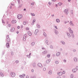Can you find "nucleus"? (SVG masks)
<instances>
[{
  "mask_svg": "<svg viewBox=\"0 0 78 78\" xmlns=\"http://www.w3.org/2000/svg\"><path fill=\"white\" fill-rule=\"evenodd\" d=\"M7 42H10L11 41V40L10 39V38H9V35L7 36Z\"/></svg>",
  "mask_w": 78,
  "mask_h": 78,
  "instance_id": "obj_1",
  "label": "nucleus"
},
{
  "mask_svg": "<svg viewBox=\"0 0 78 78\" xmlns=\"http://www.w3.org/2000/svg\"><path fill=\"white\" fill-rule=\"evenodd\" d=\"M22 18V15H18L17 16V18L19 19H21Z\"/></svg>",
  "mask_w": 78,
  "mask_h": 78,
  "instance_id": "obj_2",
  "label": "nucleus"
},
{
  "mask_svg": "<svg viewBox=\"0 0 78 78\" xmlns=\"http://www.w3.org/2000/svg\"><path fill=\"white\" fill-rule=\"evenodd\" d=\"M64 12H66V14H69V10H68V9H65L64 11Z\"/></svg>",
  "mask_w": 78,
  "mask_h": 78,
  "instance_id": "obj_3",
  "label": "nucleus"
},
{
  "mask_svg": "<svg viewBox=\"0 0 78 78\" xmlns=\"http://www.w3.org/2000/svg\"><path fill=\"white\" fill-rule=\"evenodd\" d=\"M11 76L12 77H14L15 76H16V74L14 73H12L11 74Z\"/></svg>",
  "mask_w": 78,
  "mask_h": 78,
  "instance_id": "obj_4",
  "label": "nucleus"
},
{
  "mask_svg": "<svg viewBox=\"0 0 78 78\" xmlns=\"http://www.w3.org/2000/svg\"><path fill=\"white\" fill-rule=\"evenodd\" d=\"M69 31L70 33H73V30H71V28H69Z\"/></svg>",
  "mask_w": 78,
  "mask_h": 78,
  "instance_id": "obj_5",
  "label": "nucleus"
},
{
  "mask_svg": "<svg viewBox=\"0 0 78 78\" xmlns=\"http://www.w3.org/2000/svg\"><path fill=\"white\" fill-rule=\"evenodd\" d=\"M27 37V35H26V34H25L24 35V36H23V41H25V38H26V37Z\"/></svg>",
  "mask_w": 78,
  "mask_h": 78,
  "instance_id": "obj_6",
  "label": "nucleus"
},
{
  "mask_svg": "<svg viewBox=\"0 0 78 78\" xmlns=\"http://www.w3.org/2000/svg\"><path fill=\"white\" fill-rule=\"evenodd\" d=\"M38 32H39V30H38L37 29H36L35 32V35H36V34H37Z\"/></svg>",
  "mask_w": 78,
  "mask_h": 78,
  "instance_id": "obj_7",
  "label": "nucleus"
},
{
  "mask_svg": "<svg viewBox=\"0 0 78 78\" xmlns=\"http://www.w3.org/2000/svg\"><path fill=\"white\" fill-rule=\"evenodd\" d=\"M57 74L59 76H61L62 75V72H60L59 73H58Z\"/></svg>",
  "mask_w": 78,
  "mask_h": 78,
  "instance_id": "obj_8",
  "label": "nucleus"
},
{
  "mask_svg": "<svg viewBox=\"0 0 78 78\" xmlns=\"http://www.w3.org/2000/svg\"><path fill=\"white\" fill-rule=\"evenodd\" d=\"M28 33L29 35L30 36H31L32 35V33L30 31H28Z\"/></svg>",
  "mask_w": 78,
  "mask_h": 78,
  "instance_id": "obj_9",
  "label": "nucleus"
},
{
  "mask_svg": "<svg viewBox=\"0 0 78 78\" xmlns=\"http://www.w3.org/2000/svg\"><path fill=\"white\" fill-rule=\"evenodd\" d=\"M17 22V21L16 20H13L12 21V23H16Z\"/></svg>",
  "mask_w": 78,
  "mask_h": 78,
  "instance_id": "obj_10",
  "label": "nucleus"
},
{
  "mask_svg": "<svg viewBox=\"0 0 78 78\" xmlns=\"http://www.w3.org/2000/svg\"><path fill=\"white\" fill-rule=\"evenodd\" d=\"M38 66H39V67H41L42 66V64H41V63H39L38 64Z\"/></svg>",
  "mask_w": 78,
  "mask_h": 78,
  "instance_id": "obj_11",
  "label": "nucleus"
},
{
  "mask_svg": "<svg viewBox=\"0 0 78 78\" xmlns=\"http://www.w3.org/2000/svg\"><path fill=\"white\" fill-rule=\"evenodd\" d=\"M10 31L11 32H13V31H14V28H12L10 30Z\"/></svg>",
  "mask_w": 78,
  "mask_h": 78,
  "instance_id": "obj_12",
  "label": "nucleus"
},
{
  "mask_svg": "<svg viewBox=\"0 0 78 78\" xmlns=\"http://www.w3.org/2000/svg\"><path fill=\"white\" fill-rule=\"evenodd\" d=\"M73 73H75L76 72V69H73Z\"/></svg>",
  "mask_w": 78,
  "mask_h": 78,
  "instance_id": "obj_13",
  "label": "nucleus"
},
{
  "mask_svg": "<svg viewBox=\"0 0 78 78\" xmlns=\"http://www.w3.org/2000/svg\"><path fill=\"white\" fill-rule=\"evenodd\" d=\"M60 54H61V53L59 52H57L56 54V56H59V55H60Z\"/></svg>",
  "mask_w": 78,
  "mask_h": 78,
  "instance_id": "obj_14",
  "label": "nucleus"
},
{
  "mask_svg": "<svg viewBox=\"0 0 78 78\" xmlns=\"http://www.w3.org/2000/svg\"><path fill=\"white\" fill-rule=\"evenodd\" d=\"M6 45L7 46V47H9V43H7Z\"/></svg>",
  "mask_w": 78,
  "mask_h": 78,
  "instance_id": "obj_15",
  "label": "nucleus"
},
{
  "mask_svg": "<svg viewBox=\"0 0 78 78\" xmlns=\"http://www.w3.org/2000/svg\"><path fill=\"white\" fill-rule=\"evenodd\" d=\"M71 78H73L74 77V76H73V74H71L70 76Z\"/></svg>",
  "mask_w": 78,
  "mask_h": 78,
  "instance_id": "obj_16",
  "label": "nucleus"
},
{
  "mask_svg": "<svg viewBox=\"0 0 78 78\" xmlns=\"http://www.w3.org/2000/svg\"><path fill=\"white\" fill-rule=\"evenodd\" d=\"M56 21L57 22V23H59V22H60V21L59 20V19H57L56 20Z\"/></svg>",
  "mask_w": 78,
  "mask_h": 78,
  "instance_id": "obj_17",
  "label": "nucleus"
},
{
  "mask_svg": "<svg viewBox=\"0 0 78 78\" xmlns=\"http://www.w3.org/2000/svg\"><path fill=\"white\" fill-rule=\"evenodd\" d=\"M74 61L75 62H77V58H74Z\"/></svg>",
  "mask_w": 78,
  "mask_h": 78,
  "instance_id": "obj_18",
  "label": "nucleus"
},
{
  "mask_svg": "<svg viewBox=\"0 0 78 78\" xmlns=\"http://www.w3.org/2000/svg\"><path fill=\"white\" fill-rule=\"evenodd\" d=\"M36 21V20H34L33 21V23H32V25H34V23Z\"/></svg>",
  "mask_w": 78,
  "mask_h": 78,
  "instance_id": "obj_19",
  "label": "nucleus"
},
{
  "mask_svg": "<svg viewBox=\"0 0 78 78\" xmlns=\"http://www.w3.org/2000/svg\"><path fill=\"white\" fill-rule=\"evenodd\" d=\"M35 44V43L34 42H33L31 44V45H34Z\"/></svg>",
  "mask_w": 78,
  "mask_h": 78,
  "instance_id": "obj_20",
  "label": "nucleus"
},
{
  "mask_svg": "<svg viewBox=\"0 0 78 78\" xmlns=\"http://www.w3.org/2000/svg\"><path fill=\"white\" fill-rule=\"evenodd\" d=\"M0 74L2 76V77L4 76V75H3V74L2 73H0Z\"/></svg>",
  "mask_w": 78,
  "mask_h": 78,
  "instance_id": "obj_21",
  "label": "nucleus"
},
{
  "mask_svg": "<svg viewBox=\"0 0 78 78\" xmlns=\"http://www.w3.org/2000/svg\"><path fill=\"white\" fill-rule=\"evenodd\" d=\"M46 62L47 64H48V63H49V62H50V61H49L48 60H47L46 61Z\"/></svg>",
  "mask_w": 78,
  "mask_h": 78,
  "instance_id": "obj_22",
  "label": "nucleus"
},
{
  "mask_svg": "<svg viewBox=\"0 0 78 78\" xmlns=\"http://www.w3.org/2000/svg\"><path fill=\"white\" fill-rule=\"evenodd\" d=\"M67 35L68 36V37H70V35L69 33L67 34Z\"/></svg>",
  "mask_w": 78,
  "mask_h": 78,
  "instance_id": "obj_23",
  "label": "nucleus"
},
{
  "mask_svg": "<svg viewBox=\"0 0 78 78\" xmlns=\"http://www.w3.org/2000/svg\"><path fill=\"white\" fill-rule=\"evenodd\" d=\"M58 5H59V6H61V5H62V3H60V2L59 3H58Z\"/></svg>",
  "mask_w": 78,
  "mask_h": 78,
  "instance_id": "obj_24",
  "label": "nucleus"
},
{
  "mask_svg": "<svg viewBox=\"0 0 78 78\" xmlns=\"http://www.w3.org/2000/svg\"><path fill=\"white\" fill-rule=\"evenodd\" d=\"M52 73V72L51 71H50L49 72H48V73L49 74H51V73Z\"/></svg>",
  "mask_w": 78,
  "mask_h": 78,
  "instance_id": "obj_25",
  "label": "nucleus"
},
{
  "mask_svg": "<svg viewBox=\"0 0 78 78\" xmlns=\"http://www.w3.org/2000/svg\"><path fill=\"white\" fill-rule=\"evenodd\" d=\"M47 56L48 58H50V54H48L47 55Z\"/></svg>",
  "mask_w": 78,
  "mask_h": 78,
  "instance_id": "obj_26",
  "label": "nucleus"
},
{
  "mask_svg": "<svg viewBox=\"0 0 78 78\" xmlns=\"http://www.w3.org/2000/svg\"><path fill=\"white\" fill-rule=\"evenodd\" d=\"M70 25H73V23H72V21H70Z\"/></svg>",
  "mask_w": 78,
  "mask_h": 78,
  "instance_id": "obj_27",
  "label": "nucleus"
},
{
  "mask_svg": "<svg viewBox=\"0 0 78 78\" xmlns=\"http://www.w3.org/2000/svg\"><path fill=\"white\" fill-rule=\"evenodd\" d=\"M55 63L56 64H58L59 63V62H58V61H56Z\"/></svg>",
  "mask_w": 78,
  "mask_h": 78,
  "instance_id": "obj_28",
  "label": "nucleus"
},
{
  "mask_svg": "<svg viewBox=\"0 0 78 78\" xmlns=\"http://www.w3.org/2000/svg\"><path fill=\"white\" fill-rule=\"evenodd\" d=\"M34 4H35V3H34V2H33V3H31V5H34Z\"/></svg>",
  "mask_w": 78,
  "mask_h": 78,
  "instance_id": "obj_29",
  "label": "nucleus"
},
{
  "mask_svg": "<svg viewBox=\"0 0 78 78\" xmlns=\"http://www.w3.org/2000/svg\"><path fill=\"white\" fill-rule=\"evenodd\" d=\"M44 36H45V37H46V36H47V34H45V33H44Z\"/></svg>",
  "mask_w": 78,
  "mask_h": 78,
  "instance_id": "obj_30",
  "label": "nucleus"
},
{
  "mask_svg": "<svg viewBox=\"0 0 78 78\" xmlns=\"http://www.w3.org/2000/svg\"><path fill=\"white\" fill-rule=\"evenodd\" d=\"M31 15L32 16H35V15L34 14H33V13H31Z\"/></svg>",
  "mask_w": 78,
  "mask_h": 78,
  "instance_id": "obj_31",
  "label": "nucleus"
},
{
  "mask_svg": "<svg viewBox=\"0 0 78 78\" xmlns=\"http://www.w3.org/2000/svg\"><path fill=\"white\" fill-rule=\"evenodd\" d=\"M71 36H72L73 37H74V35L73 34H72Z\"/></svg>",
  "mask_w": 78,
  "mask_h": 78,
  "instance_id": "obj_32",
  "label": "nucleus"
},
{
  "mask_svg": "<svg viewBox=\"0 0 78 78\" xmlns=\"http://www.w3.org/2000/svg\"><path fill=\"white\" fill-rule=\"evenodd\" d=\"M23 24H24V25H26V24H27V23L25 22H23Z\"/></svg>",
  "mask_w": 78,
  "mask_h": 78,
  "instance_id": "obj_33",
  "label": "nucleus"
},
{
  "mask_svg": "<svg viewBox=\"0 0 78 78\" xmlns=\"http://www.w3.org/2000/svg\"><path fill=\"white\" fill-rule=\"evenodd\" d=\"M48 42V40H47L46 41V44H47Z\"/></svg>",
  "mask_w": 78,
  "mask_h": 78,
  "instance_id": "obj_34",
  "label": "nucleus"
},
{
  "mask_svg": "<svg viewBox=\"0 0 78 78\" xmlns=\"http://www.w3.org/2000/svg\"><path fill=\"white\" fill-rule=\"evenodd\" d=\"M29 29H30L29 28H28V27H27V28H26V29L27 30H29Z\"/></svg>",
  "mask_w": 78,
  "mask_h": 78,
  "instance_id": "obj_35",
  "label": "nucleus"
},
{
  "mask_svg": "<svg viewBox=\"0 0 78 78\" xmlns=\"http://www.w3.org/2000/svg\"><path fill=\"white\" fill-rule=\"evenodd\" d=\"M16 63H18L19 62V61L18 60H16Z\"/></svg>",
  "mask_w": 78,
  "mask_h": 78,
  "instance_id": "obj_36",
  "label": "nucleus"
},
{
  "mask_svg": "<svg viewBox=\"0 0 78 78\" xmlns=\"http://www.w3.org/2000/svg\"><path fill=\"white\" fill-rule=\"evenodd\" d=\"M48 4H49V5H51V2H49Z\"/></svg>",
  "mask_w": 78,
  "mask_h": 78,
  "instance_id": "obj_37",
  "label": "nucleus"
},
{
  "mask_svg": "<svg viewBox=\"0 0 78 78\" xmlns=\"http://www.w3.org/2000/svg\"><path fill=\"white\" fill-rule=\"evenodd\" d=\"M45 70H46V69L45 68H43V70H44V71H45Z\"/></svg>",
  "mask_w": 78,
  "mask_h": 78,
  "instance_id": "obj_38",
  "label": "nucleus"
},
{
  "mask_svg": "<svg viewBox=\"0 0 78 78\" xmlns=\"http://www.w3.org/2000/svg\"><path fill=\"white\" fill-rule=\"evenodd\" d=\"M71 14H73V11L71 10Z\"/></svg>",
  "mask_w": 78,
  "mask_h": 78,
  "instance_id": "obj_39",
  "label": "nucleus"
},
{
  "mask_svg": "<svg viewBox=\"0 0 78 78\" xmlns=\"http://www.w3.org/2000/svg\"><path fill=\"white\" fill-rule=\"evenodd\" d=\"M22 76H25V74H23L22 75Z\"/></svg>",
  "mask_w": 78,
  "mask_h": 78,
  "instance_id": "obj_40",
  "label": "nucleus"
},
{
  "mask_svg": "<svg viewBox=\"0 0 78 78\" xmlns=\"http://www.w3.org/2000/svg\"><path fill=\"white\" fill-rule=\"evenodd\" d=\"M11 53L12 54V55H13V54L14 53V52H11Z\"/></svg>",
  "mask_w": 78,
  "mask_h": 78,
  "instance_id": "obj_41",
  "label": "nucleus"
},
{
  "mask_svg": "<svg viewBox=\"0 0 78 78\" xmlns=\"http://www.w3.org/2000/svg\"><path fill=\"white\" fill-rule=\"evenodd\" d=\"M65 73H66V72H65V71H63V74H65Z\"/></svg>",
  "mask_w": 78,
  "mask_h": 78,
  "instance_id": "obj_42",
  "label": "nucleus"
},
{
  "mask_svg": "<svg viewBox=\"0 0 78 78\" xmlns=\"http://www.w3.org/2000/svg\"><path fill=\"white\" fill-rule=\"evenodd\" d=\"M17 28H18V29H19V28H20V27L19 26H18Z\"/></svg>",
  "mask_w": 78,
  "mask_h": 78,
  "instance_id": "obj_43",
  "label": "nucleus"
},
{
  "mask_svg": "<svg viewBox=\"0 0 78 78\" xmlns=\"http://www.w3.org/2000/svg\"><path fill=\"white\" fill-rule=\"evenodd\" d=\"M63 61H64V62H66V60H63Z\"/></svg>",
  "mask_w": 78,
  "mask_h": 78,
  "instance_id": "obj_44",
  "label": "nucleus"
},
{
  "mask_svg": "<svg viewBox=\"0 0 78 78\" xmlns=\"http://www.w3.org/2000/svg\"><path fill=\"white\" fill-rule=\"evenodd\" d=\"M8 27H10L11 26V24H9L8 25Z\"/></svg>",
  "mask_w": 78,
  "mask_h": 78,
  "instance_id": "obj_45",
  "label": "nucleus"
},
{
  "mask_svg": "<svg viewBox=\"0 0 78 78\" xmlns=\"http://www.w3.org/2000/svg\"><path fill=\"white\" fill-rule=\"evenodd\" d=\"M11 5H12V6H14V4H12Z\"/></svg>",
  "mask_w": 78,
  "mask_h": 78,
  "instance_id": "obj_46",
  "label": "nucleus"
},
{
  "mask_svg": "<svg viewBox=\"0 0 78 78\" xmlns=\"http://www.w3.org/2000/svg\"><path fill=\"white\" fill-rule=\"evenodd\" d=\"M55 27L56 28V29H58V28H57V26H55Z\"/></svg>",
  "mask_w": 78,
  "mask_h": 78,
  "instance_id": "obj_47",
  "label": "nucleus"
},
{
  "mask_svg": "<svg viewBox=\"0 0 78 78\" xmlns=\"http://www.w3.org/2000/svg\"><path fill=\"white\" fill-rule=\"evenodd\" d=\"M32 72H34V70L32 69Z\"/></svg>",
  "mask_w": 78,
  "mask_h": 78,
  "instance_id": "obj_48",
  "label": "nucleus"
},
{
  "mask_svg": "<svg viewBox=\"0 0 78 78\" xmlns=\"http://www.w3.org/2000/svg\"><path fill=\"white\" fill-rule=\"evenodd\" d=\"M51 0L53 2H55V1H56V0Z\"/></svg>",
  "mask_w": 78,
  "mask_h": 78,
  "instance_id": "obj_49",
  "label": "nucleus"
},
{
  "mask_svg": "<svg viewBox=\"0 0 78 78\" xmlns=\"http://www.w3.org/2000/svg\"><path fill=\"white\" fill-rule=\"evenodd\" d=\"M45 51H44V52H43V54H45Z\"/></svg>",
  "mask_w": 78,
  "mask_h": 78,
  "instance_id": "obj_50",
  "label": "nucleus"
},
{
  "mask_svg": "<svg viewBox=\"0 0 78 78\" xmlns=\"http://www.w3.org/2000/svg\"><path fill=\"white\" fill-rule=\"evenodd\" d=\"M55 34H58V33L55 32Z\"/></svg>",
  "mask_w": 78,
  "mask_h": 78,
  "instance_id": "obj_51",
  "label": "nucleus"
},
{
  "mask_svg": "<svg viewBox=\"0 0 78 78\" xmlns=\"http://www.w3.org/2000/svg\"><path fill=\"white\" fill-rule=\"evenodd\" d=\"M20 76V77H22V75H20V76Z\"/></svg>",
  "mask_w": 78,
  "mask_h": 78,
  "instance_id": "obj_52",
  "label": "nucleus"
},
{
  "mask_svg": "<svg viewBox=\"0 0 78 78\" xmlns=\"http://www.w3.org/2000/svg\"><path fill=\"white\" fill-rule=\"evenodd\" d=\"M68 2H70L71 1V0H68Z\"/></svg>",
  "mask_w": 78,
  "mask_h": 78,
  "instance_id": "obj_53",
  "label": "nucleus"
},
{
  "mask_svg": "<svg viewBox=\"0 0 78 78\" xmlns=\"http://www.w3.org/2000/svg\"><path fill=\"white\" fill-rule=\"evenodd\" d=\"M23 11H26V9H23Z\"/></svg>",
  "mask_w": 78,
  "mask_h": 78,
  "instance_id": "obj_54",
  "label": "nucleus"
},
{
  "mask_svg": "<svg viewBox=\"0 0 78 78\" xmlns=\"http://www.w3.org/2000/svg\"><path fill=\"white\" fill-rule=\"evenodd\" d=\"M19 32H18V31H17V32H16L17 34H19Z\"/></svg>",
  "mask_w": 78,
  "mask_h": 78,
  "instance_id": "obj_55",
  "label": "nucleus"
},
{
  "mask_svg": "<svg viewBox=\"0 0 78 78\" xmlns=\"http://www.w3.org/2000/svg\"><path fill=\"white\" fill-rule=\"evenodd\" d=\"M63 44H64V42H62Z\"/></svg>",
  "mask_w": 78,
  "mask_h": 78,
  "instance_id": "obj_56",
  "label": "nucleus"
},
{
  "mask_svg": "<svg viewBox=\"0 0 78 78\" xmlns=\"http://www.w3.org/2000/svg\"><path fill=\"white\" fill-rule=\"evenodd\" d=\"M38 27H38L39 28H40V27H40V26H39Z\"/></svg>",
  "mask_w": 78,
  "mask_h": 78,
  "instance_id": "obj_57",
  "label": "nucleus"
},
{
  "mask_svg": "<svg viewBox=\"0 0 78 78\" xmlns=\"http://www.w3.org/2000/svg\"><path fill=\"white\" fill-rule=\"evenodd\" d=\"M52 16H54V15H52Z\"/></svg>",
  "mask_w": 78,
  "mask_h": 78,
  "instance_id": "obj_58",
  "label": "nucleus"
},
{
  "mask_svg": "<svg viewBox=\"0 0 78 78\" xmlns=\"http://www.w3.org/2000/svg\"><path fill=\"white\" fill-rule=\"evenodd\" d=\"M51 46V47H52V48H53V46L52 45Z\"/></svg>",
  "mask_w": 78,
  "mask_h": 78,
  "instance_id": "obj_59",
  "label": "nucleus"
},
{
  "mask_svg": "<svg viewBox=\"0 0 78 78\" xmlns=\"http://www.w3.org/2000/svg\"><path fill=\"white\" fill-rule=\"evenodd\" d=\"M74 51H75L76 50H74Z\"/></svg>",
  "mask_w": 78,
  "mask_h": 78,
  "instance_id": "obj_60",
  "label": "nucleus"
},
{
  "mask_svg": "<svg viewBox=\"0 0 78 78\" xmlns=\"http://www.w3.org/2000/svg\"><path fill=\"white\" fill-rule=\"evenodd\" d=\"M30 55H31V53H30Z\"/></svg>",
  "mask_w": 78,
  "mask_h": 78,
  "instance_id": "obj_61",
  "label": "nucleus"
},
{
  "mask_svg": "<svg viewBox=\"0 0 78 78\" xmlns=\"http://www.w3.org/2000/svg\"><path fill=\"white\" fill-rule=\"evenodd\" d=\"M11 8V7H10Z\"/></svg>",
  "mask_w": 78,
  "mask_h": 78,
  "instance_id": "obj_62",
  "label": "nucleus"
},
{
  "mask_svg": "<svg viewBox=\"0 0 78 78\" xmlns=\"http://www.w3.org/2000/svg\"><path fill=\"white\" fill-rule=\"evenodd\" d=\"M18 1L19 2V0H18Z\"/></svg>",
  "mask_w": 78,
  "mask_h": 78,
  "instance_id": "obj_63",
  "label": "nucleus"
}]
</instances>
